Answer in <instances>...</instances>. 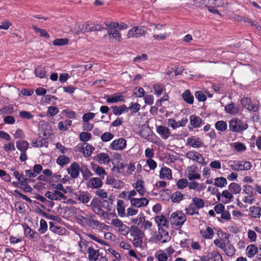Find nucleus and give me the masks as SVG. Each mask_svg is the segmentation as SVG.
Returning <instances> with one entry per match:
<instances>
[{
    "label": "nucleus",
    "mask_w": 261,
    "mask_h": 261,
    "mask_svg": "<svg viewBox=\"0 0 261 261\" xmlns=\"http://www.w3.org/2000/svg\"><path fill=\"white\" fill-rule=\"evenodd\" d=\"M147 32V28L144 26H137L132 28L128 32L127 37L139 38L144 36Z\"/></svg>",
    "instance_id": "6"
},
{
    "label": "nucleus",
    "mask_w": 261,
    "mask_h": 261,
    "mask_svg": "<svg viewBox=\"0 0 261 261\" xmlns=\"http://www.w3.org/2000/svg\"><path fill=\"white\" fill-rule=\"evenodd\" d=\"M200 234L203 238L211 240L213 239L215 233L212 227L207 226L205 229L200 230Z\"/></svg>",
    "instance_id": "24"
},
{
    "label": "nucleus",
    "mask_w": 261,
    "mask_h": 261,
    "mask_svg": "<svg viewBox=\"0 0 261 261\" xmlns=\"http://www.w3.org/2000/svg\"><path fill=\"white\" fill-rule=\"evenodd\" d=\"M70 161V159L68 157H67L64 155H62L59 156L57 158L56 162L61 167H63L65 165L69 163Z\"/></svg>",
    "instance_id": "48"
},
{
    "label": "nucleus",
    "mask_w": 261,
    "mask_h": 261,
    "mask_svg": "<svg viewBox=\"0 0 261 261\" xmlns=\"http://www.w3.org/2000/svg\"><path fill=\"white\" fill-rule=\"evenodd\" d=\"M90 182L93 188H98L102 186V182L101 180L97 177H93L90 179Z\"/></svg>",
    "instance_id": "53"
},
{
    "label": "nucleus",
    "mask_w": 261,
    "mask_h": 261,
    "mask_svg": "<svg viewBox=\"0 0 261 261\" xmlns=\"http://www.w3.org/2000/svg\"><path fill=\"white\" fill-rule=\"evenodd\" d=\"M97 160L98 162L102 164H108L110 162V156L106 153H100L97 155Z\"/></svg>",
    "instance_id": "35"
},
{
    "label": "nucleus",
    "mask_w": 261,
    "mask_h": 261,
    "mask_svg": "<svg viewBox=\"0 0 261 261\" xmlns=\"http://www.w3.org/2000/svg\"><path fill=\"white\" fill-rule=\"evenodd\" d=\"M198 168L195 165H192L187 168L186 176L191 181L200 178V174L197 172Z\"/></svg>",
    "instance_id": "11"
},
{
    "label": "nucleus",
    "mask_w": 261,
    "mask_h": 261,
    "mask_svg": "<svg viewBox=\"0 0 261 261\" xmlns=\"http://www.w3.org/2000/svg\"><path fill=\"white\" fill-rule=\"evenodd\" d=\"M126 141L123 138L113 140L109 146V148L114 150H123L126 147Z\"/></svg>",
    "instance_id": "10"
},
{
    "label": "nucleus",
    "mask_w": 261,
    "mask_h": 261,
    "mask_svg": "<svg viewBox=\"0 0 261 261\" xmlns=\"http://www.w3.org/2000/svg\"><path fill=\"white\" fill-rule=\"evenodd\" d=\"M227 181L223 177H217L215 179L214 185L219 188H223L227 185Z\"/></svg>",
    "instance_id": "49"
},
{
    "label": "nucleus",
    "mask_w": 261,
    "mask_h": 261,
    "mask_svg": "<svg viewBox=\"0 0 261 261\" xmlns=\"http://www.w3.org/2000/svg\"><path fill=\"white\" fill-rule=\"evenodd\" d=\"M13 176L18 180L20 185L24 183H30L32 180L28 178L22 174H20L18 171H15L13 173Z\"/></svg>",
    "instance_id": "32"
},
{
    "label": "nucleus",
    "mask_w": 261,
    "mask_h": 261,
    "mask_svg": "<svg viewBox=\"0 0 261 261\" xmlns=\"http://www.w3.org/2000/svg\"><path fill=\"white\" fill-rule=\"evenodd\" d=\"M153 89L154 91V94L156 96H159L162 94L164 87L163 85L161 84H154L153 85Z\"/></svg>",
    "instance_id": "60"
},
{
    "label": "nucleus",
    "mask_w": 261,
    "mask_h": 261,
    "mask_svg": "<svg viewBox=\"0 0 261 261\" xmlns=\"http://www.w3.org/2000/svg\"><path fill=\"white\" fill-rule=\"evenodd\" d=\"M249 215L254 218H259L261 216V208L256 206L250 207Z\"/></svg>",
    "instance_id": "31"
},
{
    "label": "nucleus",
    "mask_w": 261,
    "mask_h": 261,
    "mask_svg": "<svg viewBox=\"0 0 261 261\" xmlns=\"http://www.w3.org/2000/svg\"><path fill=\"white\" fill-rule=\"evenodd\" d=\"M130 234L133 237V243L135 247L140 248L142 244V239L144 236L141 229L136 226L130 227Z\"/></svg>",
    "instance_id": "1"
},
{
    "label": "nucleus",
    "mask_w": 261,
    "mask_h": 261,
    "mask_svg": "<svg viewBox=\"0 0 261 261\" xmlns=\"http://www.w3.org/2000/svg\"><path fill=\"white\" fill-rule=\"evenodd\" d=\"M75 198L83 203H87L90 200V194L86 192H78L74 193Z\"/></svg>",
    "instance_id": "22"
},
{
    "label": "nucleus",
    "mask_w": 261,
    "mask_h": 261,
    "mask_svg": "<svg viewBox=\"0 0 261 261\" xmlns=\"http://www.w3.org/2000/svg\"><path fill=\"white\" fill-rule=\"evenodd\" d=\"M167 228H159L158 233L155 236L156 242L165 243L169 241L171 237L169 235L168 232L166 230Z\"/></svg>",
    "instance_id": "9"
},
{
    "label": "nucleus",
    "mask_w": 261,
    "mask_h": 261,
    "mask_svg": "<svg viewBox=\"0 0 261 261\" xmlns=\"http://www.w3.org/2000/svg\"><path fill=\"white\" fill-rule=\"evenodd\" d=\"M154 256L158 261H167L168 259V256L166 253L164 252L162 250L156 252Z\"/></svg>",
    "instance_id": "55"
},
{
    "label": "nucleus",
    "mask_w": 261,
    "mask_h": 261,
    "mask_svg": "<svg viewBox=\"0 0 261 261\" xmlns=\"http://www.w3.org/2000/svg\"><path fill=\"white\" fill-rule=\"evenodd\" d=\"M228 190L233 194H239L242 190L240 185L236 182H231L228 186Z\"/></svg>",
    "instance_id": "41"
},
{
    "label": "nucleus",
    "mask_w": 261,
    "mask_h": 261,
    "mask_svg": "<svg viewBox=\"0 0 261 261\" xmlns=\"http://www.w3.org/2000/svg\"><path fill=\"white\" fill-rule=\"evenodd\" d=\"M112 225L117 228V230L122 236H126L130 232V227L123 224L119 219L113 221Z\"/></svg>",
    "instance_id": "8"
},
{
    "label": "nucleus",
    "mask_w": 261,
    "mask_h": 261,
    "mask_svg": "<svg viewBox=\"0 0 261 261\" xmlns=\"http://www.w3.org/2000/svg\"><path fill=\"white\" fill-rule=\"evenodd\" d=\"M102 29V27L100 24H94L92 23H85L83 24L82 25V30L83 33L89 32H92L95 31H100Z\"/></svg>",
    "instance_id": "19"
},
{
    "label": "nucleus",
    "mask_w": 261,
    "mask_h": 261,
    "mask_svg": "<svg viewBox=\"0 0 261 261\" xmlns=\"http://www.w3.org/2000/svg\"><path fill=\"white\" fill-rule=\"evenodd\" d=\"M16 146L20 152H26L29 147V143L25 140H19L16 141Z\"/></svg>",
    "instance_id": "33"
},
{
    "label": "nucleus",
    "mask_w": 261,
    "mask_h": 261,
    "mask_svg": "<svg viewBox=\"0 0 261 261\" xmlns=\"http://www.w3.org/2000/svg\"><path fill=\"white\" fill-rule=\"evenodd\" d=\"M116 209L118 213V215L120 217L123 218L126 216V212L125 211L124 202L122 200H118L117 203Z\"/></svg>",
    "instance_id": "34"
},
{
    "label": "nucleus",
    "mask_w": 261,
    "mask_h": 261,
    "mask_svg": "<svg viewBox=\"0 0 261 261\" xmlns=\"http://www.w3.org/2000/svg\"><path fill=\"white\" fill-rule=\"evenodd\" d=\"M209 261H223L221 255L217 251H213L208 254Z\"/></svg>",
    "instance_id": "43"
},
{
    "label": "nucleus",
    "mask_w": 261,
    "mask_h": 261,
    "mask_svg": "<svg viewBox=\"0 0 261 261\" xmlns=\"http://www.w3.org/2000/svg\"><path fill=\"white\" fill-rule=\"evenodd\" d=\"M186 145L192 148H198L202 147L203 143L200 138L192 136L187 138Z\"/></svg>",
    "instance_id": "14"
},
{
    "label": "nucleus",
    "mask_w": 261,
    "mask_h": 261,
    "mask_svg": "<svg viewBox=\"0 0 261 261\" xmlns=\"http://www.w3.org/2000/svg\"><path fill=\"white\" fill-rule=\"evenodd\" d=\"M156 131L164 140L167 139L171 134V132L169 128L164 125L156 126Z\"/></svg>",
    "instance_id": "16"
},
{
    "label": "nucleus",
    "mask_w": 261,
    "mask_h": 261,
    "mask_svg": "<svg viewBox=\"0 0 261 261\" xmlns=\"http://www.w3.org/2000/svg\"><path fill=\"white\" fill-rule=\"evenodd\" d=\"M242 107L249 111L256 112L260 108L261 105L259 101L254 102L248 97H243L240 100Z\"/></svg>",
    "instance_id": "3"
},
{
    "label": "nucleus",
    "mask_w": 261,
    "mask_h": 261,
    "mask_svg": "<svg viewBox=\"0 0 261 261\" xmlns=\"http://www.w3.org/2000/svg\"><path fill=\"white\" fill-rule=\"evenodd\" d=\"M215 128L220 132H225L227 128V124L226 122L220 120L215 123Z\"/></svg>",
    "instance_id": "50"
},
{
    "label": "nucleus",
    "mask_w": 261,
    "mask_h": 261,
    "mask_svg": "<svg viewBox=\"0 0 261 261\" xmlns=\"http://www.w3.org/2000/svg\"><path fill=\"white\" fill-rule=\"evenodd\" d=\"M229 127L230 131L240 133L247 129L248 125L247 123L238 118L231 119L229 122Z\"/></svg>",
    "instance_id": "4"
},
{
    "label": "nucleus",
    "mask_w": 261,
    "mask_h": 261,
    "mask_svg": "<svg viewBox=\"0 0 261 261\" xmlns=\"http://www.w3.org/2000/svg\"><path fill=\"white\" fill-rule=\"evenodd\" d=\"M231 146L238 152H244L246 150V145L242 142H236L231 144Z\"/></svg>",
    "instance_id": "46"
},
{
    "label": "nucleus",
    "mask_w": 261,
    "mask_h": 261,
    "mask_svg": "<svg viewBox=\"0 0 261 261\" xmlns=\"http://www.w3.org/2000/svg\"><path fill=\"white\" fill-rule=\"evenodd\" d=\"M258 249L254 245H249L246 248L247 255L249 258L253 257L257 252Z\"/></svg>",
    "instance_id": "45"
},
{
    "label": "nucleus",
    "mask_w": 261,
    "mask_h": 261,
    "mask_svg": "<svg viewBox=\"0 0 261 261\" xmlns=\"http://www.w3.org/2000/svg\"><path fill=\"white\" fill-rule=\"evenodd\" d=\"M87 252L89 261H97L100 255L99 250L95 249L92 246L88 247Z\"/></svg>",
    "instance_id": "21"
},
{
    "label": "nucleus",
    "mask_w": 261,
    "mask_h": 261,
    "mask_svg": "<svg viewBox=\"0 0 261 261\" xmlns=\"http://www.w3.org/2000/svg\"><path fill=\"white\" fill-rule=\"evenodd\" d=\"M155 221L158 224V228H167V220L164 216L161 215L156 216L155 218Z\"/></svg>",
    "instance_id": "38"
},
{
    "label": "nucleus",
    "mask_w": 261,
    "mask_h": 261,
    "mask_svg": "<svg viewBox=\"0 0 261 261\" xmlns=\"http://www.w3.org/2000/svg\"><path fill=\"white\" fill-rule=\"evenodd\" d=\"M59 109L54 106H50L48 108L47 112V116L49 117H53L59 113Z\"/></svg>",
    "instance_id": "64"
},
{
    "label": "nucleus",
    "mask_w": 261,
    "mask_h": 261,
    "mask_svg": "<svg viewBox=\"0 0 261 261\" xmlns=\"http://www.w3.org/2000/svg\"><path fill=\"white\" fill-rule=\"evenodd\" d=\"M225 111L227 113L234 115L239 112L240 109L235 106L233 102H231L225 106Z\"/></svg>",
    "instance_id": "28"
},
{
    "label": "nucleus",
    "mask_w": 261,
    "mask_h": 261,
    "mask_svg": "<svg viewBox=\"0 0 261 261\" xmlns=\"http://www.w3.org/2000/svg\"><path fill=\"white\" fill-rule=\"evenodd\" d=\"M191 204L193 205L194 207L198 211L199 210L204 207V201L203 199L195 197L192 199Z\"/></svg>",
    "instance_id": "39"
},
{
    "label": "nucleus",
    "mask_w": 261,
    "mask_h": 261,
    "mask_svg": "<svg viewBox=\"0 0 261 261\" xmlns=\"http://www.w3.org/2000/svg\"><path fill=\"white\" fill-rule=\"evenodd\" d=\"M185 212L187 215L190 216L199 214L198 210L191 203L185 208Z\"/></svg>",
    "instance_id": "54"
},
{
    "label": "nucleus",
    "mask_w": 261,
    "mask_h": 261,
    "mask_svg": "<svg viewBox=\"0 0 261 261\" xmlns=\"http://www.w3.org/2000/svg\"><path fill=\"white\" fill-rule=\"evenodd\" d=\"M160 177L161 179H171L172 178L171 170L167 167H163L160 171Z\"/></svg>",
    "instance_id": "27"
},
{
    "label": "nucleus",
    "mask_w": 261,
    "mask_h": 261,
    "mask_svg": "<svg viewBox=\"0 0 261 261\" xmlns=\"http://www.w3.org/2000/svg\"><path fill=\"white\" fill-rule=\"evenodd\" d=\"M90 206L92 208L93 212L99 216L103 214V212L105 211L99 203L98 199H92L90 203Z\"/></svg>",
    "instance_id": "17"
},
{
    "label": "nucleus",
    "mask_w": 261,
    "mask_h": 261,
    "mask_svg": "<svg viewBox=\"0 0 261 261\" xmlns=\"http://www.w3.org/2000/svg\"><path fill=\"white\" fill-rule=\"evenodd\" d=\"M230 167L234 171L243 170V161H233V164Z\"/></svg>",
    "instance_id": "51"
},
{
    "label": "nucleus",
    "mask_w": 261,
    "mask_h": 261,
    "mask_svg": "<svg viewBox=\"0 0 261 261\" xmlns=\"http://www.w3.org/2000/svg\"><path fill=\"white\" fill-rule=\"evenodd\" d=\"M47 230V225L45 220L42 219L40 221V226L38 231L40 233H45Z\"/></svg>",
    "instance_id": "62"
},
{
    "label": "nucleus",
    "mask_w": 261,
    "mask_h": 261,
    "mask_svg": "<svg viewBox=\"0 0 261 261\" xmlns=\"http://www.w3.org/2000/svg\"><path fill=\"white\" fill-rule=\"evenodd\" d=\"M102 217L105 220L111 221V224L112 225L113 221L118 219L117 216L115 212H108L105 211L103 214L100 216Z\"/></svg>",
    "instance_id": "36"
},
{
    "label": "nucleus",
    "mask_w": 261,
    "mask_h": 261,
    "mask_svg": "<svg viewBox=\"0 0 261 261\" xmlns=\"http://www.w3.org/2000/svg\"><path fill=\"white\" fill-rule=\"evenodd\" d=\"M62 113L68 118L73 119H76V113L74 111L72 110H70L69 109H64L62 111Z\"/></svg>",
    "instance_id": "57"
},
{
    "label": "nucleus",
    "mask_w": 261,
    "mask_h": 261,
    "mask_svg": "<svg viewBox=\"0 0 261 261\" xmlns=\"http://www.w3.org/2000/svg\"><path fill=\"white\" fill-rule=\"evenodd\" d=\"M185 214L181 211H177L172 213L170 216V221L172 225L181 227L186 221Z\"/></svg>",
    "instance_id": "5"
},
{
    "label": "nucleus",
    "mask_w": 261,
    "mask_h": 261,
    "mask_svg": "<svg viewBox=\"0 0 261 261\" xmlns=\"http://www.w3.org/2000/svg\"><path fill=\"white\" fill-rule=\"evenodd\" d=\"M49 230L59 235L64 234L66 231L65 228L56 225V223L53 222H49Z\"/></svg>",
    "instance_id": "25"
},
{
    "label": "nucleus",
    "mask_w": 261,
    "mask_h": 261,
    "mask_svg": "<svg viewBox=\"0 0 261 261\" xmlns=\"http://www.w3.org/2000/svg\"><path fill=\"white\" fill-rule=\"evenodd\" d=\"M113 108V113L116 116L120 115L124 112H127L129 109V108L126 107L125 105H122L120 107L115 106Z\"/></svg>",
    "instance_id": "44"
},
{
    "label": "nucleus",
    "mask_w": 261,
    "mask_h": 261,
    "mask_svg": "<svg viewBox=\"0 0 261 261\" xmlns=\"http://www.w3.org/2000/svg\"><path fill=\"white\" fill-rule=\"evenodd\" d=\"M105 25L107 27V33L110 39H113L118 42L121 41V35L116 29L117 27H119L118 23L108 21L105 23Z\"/></svg>",
    "instance_id": "2"
},
{
    "label": "nucleus",
    "mask_w": 261,
    "mask_h": 261,
    "mask_svg": "<svg viewBox=\"0 0 261 261\" xmlns=\"http://www.w3.org/2000/svg\"><path fill=\"white\" fill-rule=\"evenodd\" d=\"M134 188L138 192L140 196H143L146 193V190L144 186V182L141 180H137L136 183L133 184Z\"/></svg>",
    "instance_id": "26"
},
{
    "label": "nucleus",
    "mask_w": 261,
    "mask_h": 261,
    "mask_svg": "<svg viewBox=\"0 0 261 261\" xmlns=\"http://www.w3.org/2000/svg\"><path fill=\"white\" fill-rule=\"evenodd\" d=\"M184 100L189 105L194 102V96L191 94L189 90H186L182 94Z\"/></svg>",
    "instance_id": "40"
},
{
    "label": "nucleus",
    "mask_w": 261,
    "mask_h": 261,
    "mask_svg": "<svg viewBox=\"0 0 261 261\" xmlns=\"http://www.w3.org/2000/svg\"><path fill=\"white\" fill-rule=\"evenodd\" d=\"M105 98L108 103H117L123 101L124 99V96L121 93H115L113 95H108L106 96Z\"/></svg>",
    "instance_id": "18"
},
{
    "label": "nucleus",
    "mask_w": 261,
    "mask_h": 261,
    "mask_svg": "<svg viewBox=\"0 0 261 261\" xmlns=\"http://www.w3.org/2000/svg\"><path fill=\"white\" fill-rule=\"evenodd\" d=\"M224 247L222 249L225 254L228 256H232L236 252V249L234 246L231 244L228 241L227 243L224 244Z\"/></svg>",
    "instance_id": "29"
},
{
    "label": "nucleus",
    "mask_w": 261,
    "mask_h": 261,
    "mask_svg": "<svg viewBox=\"0 0 261 261\" xmlns=\"http://www.w3.org/2000/svg\"><path fill=\"white\" fill-rule=\"evenodd\" d=\"M19 116L22 119L31 120L34 118V115L31 112L21 111L19 112Z\"/></svg>",
    "instance_id": "63"
},
{
    "label": "nucleus",
    "mask_w": 261,
    "mask_h": 261,
    "mask_svg": "<svg viewBox=\"0 0 261 261\" xmlns=\"http://www.w3.org/2000/svg\"><path fill=\"white\" fill-rule=\"evenodd\" d=\"M184 195L179 191L173 192L171 195V199L173 202L179 203L183 199Z\"/></svg>",
    "instance_id": "47"
},
{
    "label": "nucleus",
    "mask_w": 261,
    "mask_h": 261,
    "mask_svg": "<svg viewBox=\"0 0 261 261\" xmlns=\"http://www.w3.org/2000/svg\"><path fill=\"white\" fill-rule=\"evenodd\" d=\"M3 149L6 152L14 151L15 147L13 141L5 143L3 145Z\"/></svg>",
    "instance_id": "59"
},
{
    "label": "nucleus",
    "mask_w": 261,
    "mask_h": 261,
    "mask_svg": "<svg viewBox=\"0 0 261 261\" xmlns=\"http://www.w3.org/2000/svg\"><path fill=\"white\" fill-rule=\"evenodd\" d=\"M81 170L83 176V178L85 180H87L92 175V173L88 169L87 166L86 165L82 166Z\"/></svg>",
    "instance_id": "56"
},
{
    "label": "nucleus",
    "mask_w": 261,
    "mask_h": 261,
    "mask_svg": "<svg viewBox=\"0 0 261 261\" xmlns=\"http://www.w3.org/2000/svg\"><path fill=\"white\" fill-rule=\"evenodd\" d=\"M148 200L144 197L132 199L130 202L131 205L137 208L145 206L148 204Z\"/></svg>",
    "instance_id": "20"
},
{
    "label": "nucleus",
    "mask_w": 261,
    "mask_h": 261,
    "mask_svg": "<svg viewBox=\"0 0 261 261\" xmlns=\"http://www.w3.org/2000/svg\"><path fill=\"white\" fill-rule=\"evenodd\" d=\"M67 171L72 178H76L79 175L80 167L77 163L73 162L67 168Z\"/></svg>",
    "instance_id": "15"
},
{
    "label": "nucleus",
    "mask_w": 261,
    "mask_h": 261,
    "mask_svg": "<svg viewBox=\"0 0 261 261\" xmlns=\"http://www.w3.org/2000/svg\"><path fill=\"white\" fill-rule=\"evenodd\" d=\"M188 185V180L186 178L179 179L176 182V186L178 189H182Z\"/></svg>",
    "instance_id": "61"
},
{
    "label": "nucleus",
    "mask_w": 261,
    "mask_h": 261,
    "mask_svg": "<svg viewBox=\"0 0 261 261\" xmlns=\"http://www.w3.org/2000/svg\"><path fill=\"white\" fill-rule=\"evenodd\" d=\"M89 218V214H87L86 216H83L81 215L76 216V220L79 223L84 226H86L88 224V220Z\"/></svg>",
    "instance_id": "58"
},
{
    "label": "nucleus",
    "mask_w": 261,
    "mask_h": 261,
    "mask_svg": "<svg viewBox=\"0 0 261 261\" xmlns=\"http://www.w3.org/2000/svg\"><path fill=\"white\" fill-rule=\"evenodd\" d=\"M221 196L226 199V201L225 202V203L229 202L232 200V199L233 198L232 194L229 190H224L222 192V193L221 194ZM216 196L218 198V199L219 200L220 197L221 196L220 193H218L216 195Z\"/></svg>",
    "instance_id": "42"
},
{
    "label": "nucleus",
    "mask_w": 261,
    "mask_h": 261,
    "mask_svg": "<svg viewBox=\"0 0 261 261\" xmlns=\"http://www.w3.org/2000/svg\"><path fill=\"white\" fill-rule=\"evenodd\" d=\"M98 201L104 210L110 211L111 210L112 203L110 201L100 199L98 200Z\"/></svg>",
    "instance_id": "52"
},
{
    "label": "nucleus",
    "mask_w": 261,
    "mask_h": 261,
    "mask_svg": "<svg viewBox=\"0 0 261 261\" xmlns=\"http://www.w3.org/2000/svg\"><path fill=\"white\" fill-rule=\"evenodd\" d=\"M186 156L189 159L197 162L200 164L205 165L207 164L202 155L196 151H189L186 153Z\"/></svg>",
    "instance_id": "12"
},
{
    "label": "nucleus",
    "mask_w": 261,
    "mask_h": 261,
    "mask_svg": "<svg viewBox=\"0 0 261 261\" xmlns=\"http://www.w3.org/2000/svg\"><path fill=\"white\" fill-rule=\"evenodd\" d=\"M35 76L40 79L46 77V70L44 66L42 65L37 66L34 70Z\"/></svg>",
    "instance_id": "30"
},
{
    "label": "nucleus",
    "mask_w": 261,
    "mask_h": 261,
    "mask_svg": "<svg viewBox=\"0 0 261 261\" xmlns=\"http://www.w3.org/2000/svg\"><path fill=\"white\" fill-rule=\"evenodd\" d=\"M45 196L50 200L60 201L66 199L65 195L60 191L54 190L53 191H47Z\"/></svg>",
    "instance_id": "13"
},
{
    "label": "nucleus",
    "mask_w": 261,
    "mask_h": 261,
    "mask_svg": "<svg viewBox=\"0 0 261 261\" xmlns=\"http://www.w3.org/2000/svg\"><path fill=\"white\" fill-rule=\"evenodd\" d=\"M23 228L25 235L29 239L36 241L39 238L40 235L39 233L34 231L27 225L23 226Z\"/></svg>",
    "instance_id": "23"
},
{
    "label": "nucleus",
    "mask_w": 261,
    "mask_h": 261,
    "mask_svg": "<svg viewBox=\"0 0 261 261\" xmlns=\"http://www.w3.org/2000/svg\"><path fill=\"white\" fill-rule=\"evenodd\" d=\"M94 215L89 214L88 224L86 226H89L93 229H107L108 226L94 219Z\"/></svg>",
    "instance_id": "7"
},
{
    "label": "nucleus",
    "mask_w": 261,
    "mask_h": 261,
    "mask_svg": "<svg viewBox=\"0 0 261 261\" xmlns=\"http://www.w3.org/2000/svg\"><path fill=\"white\" fill-rule=\"evenodd\" d=\"M191 125L194 128L200 127L202 119L200 117L195 115H192L189 118Z\"/></svg>",
    "instance_id": "37"
}]
</instances>
